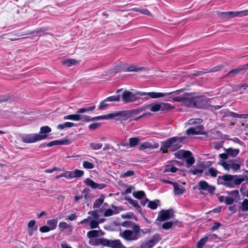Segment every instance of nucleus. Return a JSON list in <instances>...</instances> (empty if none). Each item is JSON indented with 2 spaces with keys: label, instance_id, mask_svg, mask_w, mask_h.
Masks as SVG:
<instances>
[{
  "label": "nucleus",
  "instance_id": "nucleus-30",
  "mask_svg": "<svg viewBox=\"0 0 248 248\" xmlns=\"http://www.w3.org/2000/svg\"><path fill=\"white\" fill-rule=\"evenodd\" d=\"M200 129L198 127L190 128L186 131V133L188 135H197L200 133Z\"/></svg>",
  "mask_w": 248,
  "mask_h": 248
},
{
  "label": "nucleus",
  "instance_id": "nucleus-32",
  "mask_svg": "<svg viewBox=\"0 0 248 248\" xmlns=\"http://www.w3.org/2000/svg\"><path fill=\"white\" fill-rule=\"evenodd\" d=\"M129 146L130 147H133L136 146L139 143L140 140V139L138 138H130L129 140Z\"/></svg>",
  "mask_w": 248,
  "mask_h": 248
},
{
  "label": "nucleus",
  "instance_id": "nucleus-58",
  "mask_svg": "<svg viewBox=\"0 0 248 248\" xmlns=\"http://www.w3.org/2000/svg\"><path fill=\"white\" fill-rule=\"evenodd\" d=\"M114 213V211L111 209H107L104 213V216L108 217L112 216Z\"/></svg>",
  "mask_w": 248,
  "mask_h": 248
},
{
  "label": "nucleus",
  "instance_id": "nucleus-15",
  "mask_svg": "<svg viewBox=\"0 0 248 248\" xmlns=\"http://www.w3.org/2000/svg\"><path fill=\"white\" fill-rule=\"evenodd\" d=\"M221 113L223 114V117H232L234 118H246L248 116L247 114H238L236 113L229 111L227 109L222 110Z\"/></svg>",
  "mask_w": 248,
  "mask_h": 248
},
{
  "label": "nucleus",
  "instance_id": "nucleus-42",
  "mask_svg": "<svg viewBox=\"0 0 248 248\" xmlns=\"http://www.w3.org/2000/svg\"><path fill=\"white\" fill-rule=\"evenodd\" d=\"M61 176H63V177H65L68 179H71L74 178L72 171H66L64 173H61Z\"/></svg>",
  "mask_w": 248,
  "mask_h": 248
},
{
  "label": "nucleus",
  "instance_id": "nucleus-10",
  "mask_svg": "<svg viewBox=\"0 0 248 248\" xmlns=\"http://www.w3.org/2000/svg\"><path fill=\"white\" fill-rule=\"evenodd\" d=\"M89 116L88 115H81L79 113L70 114L63 117V119L70 120L74 121H82L83 122H90Z\"/></svg>",
  "mask_w": 248,
  "mask_h": 248
},
{
  "label": "nucleus",
  "instance_id": "nucleus-51",
  "mask_svg": "<svg viewBox=\"0 0 248 248\" xmlns=\"http://www.w3.org/2000/svg\"><path fill=\"white\" fill-rule=\"evenodd\" d=\"M158 201H151L150 202L148 203V206L152 209H155L157 208L158 206L157 202Z\"/></svg>",
  "mask_w": 248,
  "mask_h": 248
},
{
  "label": "nucleus",
  "instance_id": "nucleus-4",
  "mask_svg": "<svg viewBox=\"0 0 248 248\" xmlns=\"http://www.w3.org/2000/svg\"><path fill=\"white\" fill-rule=\"evenodd\" d=\"M146 94L145 92L124 91L122 93V98L124 103H129L138 100L140 96L146 95Z\"/></svg>",
  "mask_w": 248,
  "mask_h": 248
},
{
  "label": "nucleus",
  "instance_id": "nucleus-11",
  "mask_svg": "<svg viewBox=\"0 0 248 248\" xmlns=\"http://www.w3.org/2000/svg\"><path fill=\"white\" fill-rule=\"evenodd\" d=\"M182 92V90H177L174 92H170V93H156V92H149V93H146V95H148L150 97H151L152 98H161L165 97L166 96L174 94L173 96L171 97V98L173 96H176V95Z\"/></svg>",
  "mask_w": 248,
  "mask_h": 248
},
{
  "label": "nucleus",
  "instance_id": "nucleus-33",
  "mask_svg": "<svg viewBox=\"0 0 248 248\" xmlns=\"http://www.w3.org/2000/svg\"><path fill=\"white\" fill-rule=\"evenodd\" d=\"M150 110L153 112H156L160 110V103L151 104L149 105Z\"/></svg>",
  "mask_w": 248,
  "mask_h": 248
},
{
  "label": "nucleus",
  "instance_id": "nucleus-13",
  "mask_svg": "<svg viewBox=\"0 0 248 248\" xmlns=\"http://www.w3.org/2000/svg\"><path fill=\"white\" fill-rule=\"evenodd\" d=\"M84 183L87 186L91 187L93 189L98 188L99 189H102L105 187V185L104 184H97L90 178L86 179L84 181Z\"/></svg>",
  "mask_w": 248,
  "mask_h": 248
},
{
  "label": "nucleus",
  "instance_id": "nucleus-60",
  "mask_svg": "<svg viewBox=\"0 0 248 248\" xmlns=\"http://www.w3.org/2000/svg\"><path fill=\"white\" fill-rule=\"evenodd\" d=\"M129 203L132 205V206L136 207H139V205L138 204V202L136 201H134L131 199H127Z\"/></svg>",
  "mask_w": 248,
  "mask_h": 248
},
{
  "label": "nucleus",
  "instance_id": "nucleus-2",
  "mask_svg": "<svg viewBox=\"0 0 248 248\" xmlns=\"http://www.w3.org/2000/svg\"><path fill=\"white\" fill-rule=\"evenodd\" d=\"M144 232L141 230L140 226L137 224L134 223L132 226V230H126L121 232L119 235L124 240L128 241H133L138 240L140 237V233L147 232L149 230L145 229Z\"/></svg>",
  "mask_w": 248,
  "mask_h": 248
},
{
  "label": "nucleus",
  "instance_id": "nucleus-28",
  "mask_svg": "<svg viewBox=\"0 0 248 248\" xmlns=\"http://www.w3.org/2000/svg\"><path fill=\"white\" fill-rule=\"evenodd\" d=\"M57 221L55 219L48 220L47 221V226L51 230H54L57 227Z\"/></svg>",
  "mask_w": 248,
  "mask_h": 248
},
{
  "label": "nucleus",
  "instance_id": "nucleus-49",
  "mask_svg": "<svg viewBox=\"0 0 248 248\" xmlns=\"http://www.w3.org/2000/svg\"><path fill=\"white\" fill-rule=\"evenodd\" d=\"M106 99L108 102L111 101H119L120 96L119 95L111 96L107 98Z\"/></svg>",
  "mask_w": 248,
  "mask_h": 248
},
{
  "label": "nucleus",
  "instance_id": "nucleus-3",
  "mask_svg": "<svg viewBox=\"0 0 248 248\" xmlns=\"http://www.w3.org/2000/svg\"><path fill=\"white\" fill-rule=\"evenodd\" d=\"M185 139V137H178L169 138L162 142L160 150L162 151L163 153L167 152V149H169L171 151H174L181 147Z\"/></svg>",
  "mask_w": 248,
  "mask_h": 248
},
{
  "label": "nucleus",
  "instance_id": "nucleus-36",
  "mask_svg": "<svg viewBox=\"0 0 248 248\" xmlns=\"http://www.w3.org/2000/svg\"><path fill=\"white\" fill-rule=\"evenodd\" d=\"M240 209L242 212H246L248 211V200L245 199L241 203Z\"/></svg>",
  "mask_w": 248,
  "mask_h": 248
},
{
  "label": "nucleus",
  "instance_id": "nucleus-25",
  "mask_svg": "<svg viewBox=\"0 0 248 248\" xmlns=\"http://www.w3.org/2000/svg\"><path fill=\"white\" fill-rule=\"evenodd\" d=\"M218 15L222 17L232 18L234 17L235 12H217Z\"/></svg>",
  "mask_w": 248,
  "mask_h": 248
},
{
  "label": "nucleus",
  "instance_id": "nucleus-45",
  "mask_svg": "<svg viewBox=\"0 0 248 248\" xmlns=\"http://www.w3.org/2000/svg\"><path fill=\"white\" fill-rule=\"evenodd\" d=\"M108 101H107L106 99L104 100L103 101H102L100 103V104L98 106V108L101 110H103V109H106L108 106Z\"/></svg>",
  "mask_w": 248,
  "mask_h": 248
},
{
  "label": "nucleus",
  "instance_id": "nucleus-54",
  "mask_svg": "<svg viewBox=\"0 0 248 248\" xmlns=\"http://www.w3.org/2000/svg\"><path fill=\"white\" fill-rule=\"evenodd\" d=\"M189 172L193 175L201 174L203 170L200 169H191Z\"/></svg>",
  "mask_w": 248,
  "mask_h": 248
},
{
  "label": "nucleus",
  "instance_id": "nucleus-57",
  "mask_svg": "<svg viewBox=\"0 0 248 248\" xmlns=\"http://www.w3.org/2000/svg\"><path fill=\"white\" fill-rule=\"evenodd\" d=\"M134 174V171L133 170H128L122 174L121 177H129L132 176Z\"/></svg>",
  "mask_w": 248,
  "mask_h": 248
},
{
  "label": "nucleus",
  "instance_id": "nucleus-40",
  "mask_svg": "<svg viewBox=\"0 0 248 248\" xmlns=\"http://www.w3.org/2000/svg\"><path fill=\"white\" fill-rule=\"evenodd\" d=\"M73 171L74 178H78L83 175L84 171L80 170H75Z\"/></svg>",
  "mask_w": 248,
  "mask_h": 248
},
{
  "label": "nucleus",
  "instance_id": "nucleus-41",
  "mask_svg": "<svg viewBox=\"0 0 248 248\" xmlns=\"http://www.w3.org/2000/svg\"><path fill=\"white\" fill-rule=\"evenodd\" d=\"M102 211V209H101L100 210H94L92 212H88V214H91L93 216V219H94L95 220H97V219H98V218L99 217L98 212H100Z\"/></svg>",
  "mask_w": 248,
  "mask_h": 248
},
{
  "label": "nucleus",
  "instance_id": "nucleus-1",
  "mask_svg": "<svg viewBox=\"0 0 248 248\" xmlns=\"http://www.w3.org/2000/svg\"><path fill=\"white\" fill-rule=\"evenodd\" d=\"M173 101L181 102L183 105L191 108H204L208 104L209 99L198 93H185L182 95L173 96Z\"/></svg>",
  "mask_w": 248,
  "mask_h": 248
},
{
  "label": "nucleus",
  "instance_id": "nucleus-31",
  "mask_svg": "<svg viewBox=\"0 0 248 248\" xmlns=\"http://www.w3.org/2000/svg\"><path fill=\"white\" fill-rule=\"evenodd\" d=\"M90 147L93 150H98L102 148L103 144L101 143L92 142L90 143Z\"/></svg>",
  "mask_w": 248,
  "mask_h": 248
},
{
  "label": "nucleus",
  "instance_id": "nucleus-8",
  "mask_svg": "<svg viewBox=\"0 0 248 248\" xmlns=\"http://www.w3.org/2000/svg\"><path fill=\"white\" fill-rule=\"evenodd\" d=\"M177 154L179 155V157H184L186 159V162L188 167L190 166L195 162V159L190 151L180 150L177 153Z\"/></svg>",
  "mask_w": 248,
  "mask_h": 248
},
{
  "label": "nucleus",
  "instance_id": "nucleus-7",
  "mask_svg": "<svg viewBox=\"0 0 248 248\" xmlns=\"http://www.w3.org/2000/svg\"><path fill=\"white\" fill-rule=\"evenodd\" d=\"M227 193L229 196H226L225 204L231 205L234 202H236L239 200L240 196L238 190H233L231 191H227Z\"/></svg>",
  "mask_w": 248,
  "mask_h": 248
},
{
  "label": "nucleus",
  "instance_id": "nucleus-43",
  "mask_svg": "<svg viewBox=\"0 0 248 248\" xmlns=\"http://www.w3.org/2000/svg\"><path fill=\"white\" fill-rule=\"evenodd\" d=\"M248 16V10L235 12V17H243Z\"/></svg>",
  "mask_w": 248,
  "mask_h": 248
},
{
  "label": "nucleus",
  "instance_id": "nucleus-17",
  "mask_svg": "<svg viewBox=\"0 0 248 248\" xmlns=\"http://www.w3.org/2000/svg\"><path fill=\"white\" fill-rule=\"evenodd\" d=\"M106 239L104 238H93L90 239L89 243L90 245L93 246H97L99 245H102L105 246V241Z\"/></svg>",
  "mask_w": 248,
  "mask_h": 248
},
{
  "label": "nucleus",
  "instance_id": "nucleus-56",
  "mask_svg": "<svg viewBox=\"0 0 248 248\" xmlns=\"http://www.w3.org/2000/svg\"><path fill=\"white\" fill-rule=\"evenodd\" d=\"M241 69V67L239 69H233L230 71L228 73V75H232V76L235 75L237 73H238L240 71H242Z\"/></svg>",
  "mask_w": 248,
  "mask_h": 248
},
{
  "label": "nucleus",
  "instance_id": "nucleus-5",
  "mask_svg": "<svg viewBox=\"0 0 248 248\" xmlns=\"http://www.w3.org/2000/svg\"><path fill=\"white\" fill-rule=\"evenodd\" d=\"M220 178L224 180V185L229 187H233L235 185H239L245 180L243 178H236V175L230 174L223 175Z\"/></svg>",
  "mask_w": 248,
  "mask_h": 248
},
{
  "label": "nucleus",
  "instance_id": "nucleus-21",
  "mask_svg": "<svg viewBox=\"0 0 248 248\" xmlns=\"http://www.w3.org/2000/svg\"><path fill=\"white\" fill-rule=\"evenodd\" d=\"M174 108V107L172 106L170 104L168 103L161 102L160 103V111H167Z\"/></svg>",
  "mask_w": 248,
  "mask_h": 248
},
{
  "label": "nucleus",
  "instance_id": "nucleus-38",
  "mask_svg": "<svg viewBox=\"0 0 248 248\" xmlns=\"http://www.w3.org/2000/svg\"><path fill=\"white\" fill-rule=\"evenodd\" d=\"M115 119L116 121H121L119 112H114L110 113V119Z\"/></svg>",
  "mask_w": 248,
  "mask_h": 248
},
{
  "label": "nucleus",
  "instance_id": "nucleus-23",
  "mask_svg": "<svg viewBox=\"0 0 248 248\" xmlns=\"http://www.w3.org/2000/svg\"><path fill=\"white\" fill-rule=\"evenodd\" d=\"M144 69L143 67H139L135 65H131L128 66L126 68L127 72H138L141 71Z\"/></svg>",
  "mask_w": 248,
  "mask_h": 248
},
{
  "label": "nucleus",
  "instance_id": "nucleus-47",
  "mask_svg": "<svg viewBox=\"0 0 248 248\" xmlns=\"http://www.w3.org/2000/svg\"><path fill=\"white\" fill-rule=\"evenodd\" d=\"M63 142L62 140H54L51 142H48L47 144V147H51L55 145H60L62 144Z\"/></svg>",
  "mask_w": 248,
  "mask_h": 248
},
{
  "label": "nucleus",
  "instance_id": "nucleus-61",
  "mask_svg": "<svg viewBox=\"0 0 248 248\" xmlns=\"http://www.w3.org/2000/svg\"><path fill=\"white\" fill-rule=\"evenodd\" d=\"M140 13L142 14L152 16L151 13L146 9L141 8L140 10Z\"/></svg>",
  "mask_w": 248,
  "mask_h": 248
},
{
  "label": "nucleus",
  "instance_id": "nucleus-20",
  "mask_svg": "<svg viewBox=\"0 0 248 248\" xmlns=\"http://www.w3.org/2000/svg\"><path fill=\"white\" fill-rule=\"evenodd\" d=\"M62 63L67 66H72L78 64V62L75 59H66L63 60L62 61Z\"/></svg>",
  "mask_w": 248,
  "mask_h": 248
},
{
  "label": "nucleus",
  "instance_id": "nucleus-35",
  "mask_svg": "<svg viewBox=\"0 0 248 248\" xmlns=\"http://www.w3.org/2000/svg\"><path fill=\"white\" fill-rule=\"evenodd\" d=\"M21 142H23V135H17L16 138L15 143L17 148H21L20 145Z\"/></svg>",
  "mask_w": 248,
  "mask_h": 248
},
{
  "label": "nucleus",
  "instance_id": "nucleus-55",
  "mask_svg": "<svg viewBox=\"0 0 248 248\" xmlns=\"http://www.w3.org/2000/svg\"><path fill=\"white\" fill-rule=\"evenodd\" d=\"M100 125V124L98 123H93L89 125V128L90 130H95L98 128Z\"/></svg>",
  "mask_w": 248,
  "mask_h": 248
},
{
  "label": "nucleus",
  "instance_id": "nucleus-63",
  "mask_svg": "<svg viewBox=\"0 0 248 248\" xmlns=\"http://www.w3.org/2000/svg\"><path fill=\"white\" fill-rule=\"evenodd\" d=\"M223 67V66L222 65H218L217 66H216L215 67H214L211 71L210 72H216V71H217L219 70H220Z\"/></svg>",
  "mask_w": 248,
  "mask_h": 248
},
{
  "label": "nucleus",
  "instance_id": "nucleus-48",
  "mask_svg": "<svg viewBox=\"0 0 248 248\" xmlns=\"http://www.w3.org/2000/svg\"><path fill=\"white\" fill-rule=\"evenodd\" d=\"M202 122L201 119H191L188 121V124H200Z\"/></svg>",
  "mask_w": 248,
  "mask_h": 248
},
{
  "label": "nucleus",
  "instance_id": "nucleus-50",
  "mask_svg": "<svg viewBox=\"0 0 248 248\" xmlns=\"http://www.w3.org/2000/svg\"><path fill=\"white\" fill-rule=\"evenodd\" d=\"M208 172L211 176L215 177L217 176L218 171L213 168H211L209 169Z\"/></svg>",
  "mask_w": 248,
  "mask_h": 248
},
{
  "label": "nucleus",
  "instance_id": "nucleus-39",
  "mask_svg": "<svg viewBox=\"0 0 248 248\" xmlns=\"http://www.w3.org/2000/svg\"><path fill=\"white\" fill-rule=\"evenodd\" d=\"M83 167L86 169H92L94 168V164L88 161H84L83 162Z\"/></svg>",
  "mask_w": 248,
  "mask_h": 248
},
{
  "label": "nucleus",
  "instance_id": "nucleus-62",
  "mask_svg": "<svg viewBox=\"0 0 248 248\" xmlns=\"http://www.w3.org/2000/svg\"><path fill=\"white\" fill-rule=\"evenodd\" d=\"M39 230L41 232H46L51 231V230L49 228V227L47 226H44L43 227H41Z\"/></svg>",
  "mask_w": 248,
  "mask_h": 248
},
{
  "label": "nucleus",
  "instance_id": "nucleus-46",
  "mask_svg": "<svg viewBox=\"0 0 248 248\" xmlns=\"http://www.w3.org/2000/svg\"><path fill=\"white\" fill-rule=\"evenodd\" d=\"M208 239L207 237L202 238L197 244L198 248H202L205 245V242Z\"/></svg>",
  "mask_w": 248,
  "mask_h": 248
},
{
  "label": "nucleus",
  "instance_id": "nucleus-37",
  "mask_svg": "<svg viewBox=\"0 0 248 248\" xmlns=\"http://www.w3.org/2000/svg\"><path fill=\"white\" fill-rule=\"evenodd\" d=\"M51 131V128L48 126H42L40 128V135H46V133H49Z\"/></svg>",
  "mask_w": 248,
  "mask_h": 248
},
{
  "label": "nucleus",
  "instance_id": "nucleus-19",
  "mask_svg": "<svg viewBox=\"0 0 248 248\" xmlns=\"http://www.w3.org/2000/svg\"><path fill=\"white\" fill-rule=\"evenodd\" d=\"M156 243V241L154 239H151L142 243L140 248H152Z\"/></svg>",
  "mask_w": 248,
  "mask_h": 248
},
{
  "label": "nucleus",
  "instance_id": "nucleus-12",
  "mask_svg": "<svg viewBox=\"0 0 248 248\" xmlns=\"http://www.w3.org/2000/svg\"><path fill=\"white\" fill-rule=\"evenodd\" d=\"M173 216V214L171 210H162L159 212L156 220L159 221H163L172 218Z\"/></svg>",
  "mask_w": 248,
  "mask_h": 248
},
{
  "label": "nucleus",
  "instance_id": "nucleus-52",
  "mask_svg": "<svg viewBox=\"0 0 248 248\" xmlns=\"http://www.w3.org/2000/svg\"><path fill=\"white\" fill-rule=\"evenodd\" d=\"M59 227L60 229L63 230L64 229H68L70 225L65 222H62L59 224Z\"/></svg>",
  "mask_w": 248,
  "mask_h": 248
},
{
  "label": "nucleus",
  "instance_id": "nucleus-34",
  "mask_svg": "<svg viewBox=\"0 0 248 248\" xmlns=\"http://www.w3.org/2000/svg\"><path fill=\"white\" fill-rule=\"evenodd\" d=\"M98 235V231L97 230H92L88 232L87 234L88 238L92 239L93 238L97 237Z\"/></svg>",
  "mask_w": 248,
  "mask_h": 248
},
{
  "label": "nucleus",
  "instance_id": "nucleus-22",
  "mask_svg": "<svg viewBox=\"0 0 248 248\" xmlns=\"http://www.w3.org/2000/svg\"><path fill=\"white\" fill-rule=\"evenodd\" d=\"M173 188L175 195H181L185 191V188L176 183L173 184Z\"/></svg>",
  "mask_w": 248,
  "mask_h": 248
},
{
  "label": "nucleus",
  "instance_id": "nucleus-27",
  "mask_svg": "<svg viewBox=\"0 0 248 248\" xmlns=\"http://www.w3.org/2000/svg\"><path fill=\"white\" fill-rule=\"evenodd\" d=\"M89 119L90 120V122L100 120H108V119H110V113L108 114H106V115L94 117L93 118H91L89 116Z\"/></svg>",
  "mask_w": 248,
  "mask_h": 248
},
{
  "label": "nucleus",
  "instance_id": "nucleus-29",
  "mask_svg": "<svg viewBox=\"0 0 248 248\" xmlns=\"http://www.w3.org/2000/svg\"><path fill=\"white\" fill-rule=\"evenodd\" d=\"M104 201V197L101 196L98 199H96L93 204V208H99L103 203Z\"/></svg>",
  "mask_w": 248,
  "mask_h": 248
},
{
  "label": "nucleus",
  "instance_id": "nucleus-24",
  "mask_svg": "<svg viewBox=\"0 0 248 248\" xmlns=\"http://www.w3.org/2000/svg\"><path fill=\"white\" fill-rule=\"evenodd\" d=\"M225 151L229 156L232 157H235L239 153V150L238 149H233L232 148L227 149Z\"/></svg>",
  "mask_w": 248,
  "mask_h": 248
},
{
  "label": "nucleus",
  "instance_id": "nucleus-44",
  "mask_svg": "<svg viewBox=\"0 0 248 248\" xmlns=\"http://www.w3.org/2000/svg\"><path fill=\"white\" fill-rule=\"evenodd\" d=\"M133 195L135 198L137 199H141L145 196V194L143 191H139L138 192H133Z\"/></svg>",
  "mask_w": 248,
  "mask_h": 248
},
{
  "label": "nucleus",
  "instance_id": "nucleus-64",
  "mask_svg": "<svg viewBox=\"0 0 248 248\" xmlns=\"http://www.w3.org/2000/svg\"><path fill=\"white\" fill-rule=\"evenodd\" d=\"M62 248H72L66 242L63 241L61 243Z\"/></svg>",
  "mask_w": 248,
  "mask_h": 248
},
{
  "label": "nucleus",
  "instance_id": "nucleus-14",
  "mask_svg": "<svg viewBox=\"0 0 248 248\" xmlns=\"http://www.w3.org/2000/svg\"><path fill=\"white\" fill-rule=\"evenodd\" d=\"M159 147V144L157 142H145L141 143L139 146L140 150H144L145 149H156Z\"/></svg>",
  "mask_w": 248,
  "mask_h": 248
},
{
  "label": "nucleus",
  "instance_id": "nucleus-18",
  "mask_svg": "<svg viewBox=\"0 0 248 248\" xmlns=\"http://www.w3.org/2000/svg\"><path fill=\"white\" fill-rule=\"evenodd\" d=\"M172 165H168L166 166L165 169L164 170V172H175L177 170V168L175 167V165L179 166V163L176 161H173L172 162Z\"/></svg>",
  "mask_w": 248,
  "mask_h": 248
},
{
  "label": "nucleus",
  "instance_id": "nucleus-16",
  "mask_svg": "<svg viewBox=\"0 0 248 248\" xmlns=\"http://www.w3.org/2000/svg\"><path fill=\"white\" fill-rule=\"evenodd\" d=\"M199 186L201 189L207 191L209 192H213L215 189L214 186L209 185L206 182L204 181L199 182Z\"/></svg>",
  "mask_w": 248,
  "mask_h": 248
},
{
  "label": "nucleus",
  "instance_id": "nucleus-26",
  "mask_svg": "<svg viewBox=\"0 0 248 248\" xmlns=\"http://www.w3.org/2000/svg\"><path fill=\"white\" fill-rule=\"evenodd\" d=\"M121 119L122 120H126L130 118L132 115V112L130 111H119Z\"/></svg>",
  "mask_w": 248,
  "mask_h": 248
},
{
  "label": "nucleus",
  "instance_id": "nucleus-59",
  "mask_svg": "<svg viewBox=\"0 0 248 248\" xmlns=\"http://www.w3.org/2000/svg\"><path fill=\"white\" fill-rule=\"evenodd\" d=\"M98 226V222L95 220H91L90 221V228L91 229H94L97 228Z\"/></svg>",
  "mask_w": 248,
  "mask_h": 248
},
{
  "label": "nucleus",
  "instance_id": "nucleus-6",
  "mask_svg": "<svg viewBox=\"0 0 248 248\" xmlns=\"http://www.w3.org/2000/svg\"><path fill=\"white\" fill-rule=\"evenodd\" d=\"M47 135L38 134H30L23 135V142L25 143H33L46 139Z\"/></svg>",
  "mask_w": 248,
  "mask_h": 248
},
{
  "label": "nucleus",
  "instance_id": "nucleus-9",
  "mask_svg": "<svg viewBox=\"0 0 248 248\" xmlns=\"http://www.w3.org/2000/svg\"><path fill=\"white\" fill-rule=\"evenodd\" d=\"M221 165L223 168L227 171L232 170L235 171L240 169V164L236 163L235 160L223 162Z\"/></svg>",
  "mask_w": 248,
  "mask_h": 248
},
{
  "label": "nucleus",
  "instance_id": "nucleus-53",
  "mask_svg": "<svg viewBox=\"0 0 248 248\" xmlns=\"http://www.w3.org/2000/svg\"><path fill=\"white\" fill-rule=\"evenodd\" d=\"M173 222H167L163 224L162 228L164 229L168 230L171 228L173 225Z\"/></svg>",
  "mask_w": 248,
  "mask_h": 248
}]
</instances>
